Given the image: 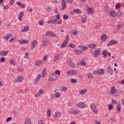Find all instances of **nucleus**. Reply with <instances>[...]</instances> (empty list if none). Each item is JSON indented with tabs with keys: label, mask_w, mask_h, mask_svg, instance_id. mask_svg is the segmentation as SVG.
Returning a JSON list of instances; mask_svg holds the SVG:
<instances>
[{
	"label": "nucleus",
	"mask_w": 124,
	"mask_h": 124,
	"mask_svg": "<svg viewBox=\"0 0 124 124\" xmlns=\"http://www.w3.org/2000/svg\"><path fill=\"white\" fill-rule=\"evenodd\" d=\"M101 50V48H97V49L93 51V49H90V52L93 54V58H98L99 55H100V51Z\"/></svg>",
	"instance_id": "f257e3e1"
},
{
	"label": "nucleus",
	"mask_w": 124,
	"mask_h": 124,
	"mask_svg": "<svg viewBox=\"0 0 124 124\" xmlns=\"http://www.w3.org/2000/svg\"><path fill=\"white\" fill-rule=\"evenodd\" d=\"M90 108L91 110L94 113L97 114H98V110H97V107L94 105V103H92L90 105Z\"/></svg>",
	"instance_id": "f03ea898"
},
{
	"label": "nucleus",
	"mask_w": 124,
	"mask_h": 124,
	"mask_svg": "<svg viewBox=\"0 0 124 124\" xmlns=\"http://www.w3.org/2000/svg\"><path fill=\"white\" fill-rule=\"evenodd\" d=\"M49 40L46 37H43L42 41V46L45 47L49 44Z\"/></svg>",
	"instance_id": "7ed1b4c3"
},
{
	"label": "nucleus",
	"mask_w": 124,
	"mask_h": 124,
	"mask_svg": "<svg viewBox=\"0 0 124 124\" xmlns=\"http://www.w3.org/2000/svg\"><path fill=\"white\" fill-rule=\"evenodd\" d=\"M68 75H71V76H74V75H76L78 74V71L76 70H70L67 71L66 72Z\"/></svg>",
	"instance_id": "20e7f679"
},
{
	"label": "nucleus",
	"mask_w": 124,
	"mask_h": 124,
	"mask_svg": "<svg viewBox=\"0 0 124 124\" xmlns=\"http://www.w3.org/2000/svg\"><path fill=\"white\" fill-rule=\"evenodd\" d=\"M76 106L78 108H80L81 109H83L84 108H86V107H88V106L83 102H80L78 104H77Z\"/></svg>",
	"instance_id": "39448f33"
},
{
	"label": "nucleus",
	"mask_w": 124,
	"mask_h": 124,
	"mask_svg": "<svg viewBox=\"0 0 124 124\" xmlns=\"http://www.w3.org/2000/svg\"><path fill=\"white\" fill-rule=\"evenodd\" d=\"M52 24L53 25H61L62 23V19H53L52 20Z\"/></svg>",
	"instance_id": "423d86ee"
},
{
	"label": "nucleus",
	"mask_w": 124,
	"mask_h": 124,
	"mask_svg": "<svg viewBox=\"0 0 124 124\" xmlns=\"http://www.w3.org/2000/svg\"><path fill=\"white\" fill-rule=\"evenodd\" d=\"M116 44H118V41L111 40L107 44V46L109 47V46H113V45H116Z\"/></svg>",
	"instance_id": "0eeeda50"
},
{
	"label": "nucleus",
	"mask_w": 124,
	"mask_h": 124,
	"mask_svg": "<svg viewBox=\"0 0 124 124\" xmlns=\"http://www.w3.org/2000/svg\"><path fill=\"white\" fill-rule=\"evenodd\" d=\"M57 75L55 74H52L49 77L48 81H54L57 79Z\"/></svg>",
	"instance_id": "6e6552de"
},
{
	"label": "nucleus",
	"mask_w": 124,
	"mask_h": 124,
	"mask_svg": "<svg viewBox=\"0 0 124 124\" xmlns=\"http://www.w3.org/2000/svg\"><path fill=\"white\" fill-rule=\"evenodd\" d=\"M80 113V110L71 109L69 111V113L71 115H78Z\"/></svg>",
	"instance_id": "1a4fd4ad"
},
{
	"label": "nucleus",
	"mask_w": 124,
	"mask_h": 124,
	"mask_svg": "<svg viewBox=\"0 0 124 124\" xmlns=\"http://www.w3.org/2000/svg\"><path fill=\"white\" fill-rule=\"evenodd\" d=\"M123 93V91L121 90H116L115 93H114L113 96H119Z\"/></svg>",
	"instance_id": "9d476101"
},
{
	"label": "nucleus",
	"mask_w": 124,
	"mask_h": 124,
	"mask_svg": "<svg viewBox=\"0 0 124 124\" xmlns=\"http://www.w3.org/2000/svg\"><path fill=\"white\" fill-rule=\"evenodd\" d=\"M62 57V54L56 53L55 55L54 62H57Z\"/></svg>",
	"instance_id": "9b49d317"
},
{
	"label": "nucleus",
	"mask_w": 124,
	"mask_h": 124,
	"mask_svg": "<svg viewBox=\"0 0 124 124\" xmlns=\"http://www.w3.org/2000/svg\"><path fill=\"white\" fill-rule=\"evenodd\" d=\"M37 45V42L35 40H33L31 44V50H33L34 48Z\"/></svg>",
	"instance_id": "f8f14e48"
},
{
	"label": "nucleus",
	"mask_w": 124,
	"mask_h": 124,
	"mask_svg": "<svg viewBox=\"0 0 124 124\" xmlns=\"http://www.w3.org/2000/svg\"><path fill=\"white\" fill-rule=\"evenodd\" d=\"M18 42L20 43V44H28L29 43V41L28 40H19L18 41Z\"/></svg>",
	"instance_id": "ddd939ff"
},
{
	"label": "nucleus",
	"mask_w": 124,
	"mask_h": 124,
	"mask_svg": "<svg viewBox=\"0 0 124 124\" xmlns=\"http://www.w3.org/2000/svg\"><path fill=\"white\" fill-rule=\"evenodd\" d=\"M9 53V51L2 50L0 51V56H7V54Z\"/></svg>",
	"instance_id": "4468645a"
},
{
	"label": "nucleus",
	"mask_w": 124,
	"mask_h": 124,
	"mask_svg": "<svg viewBox=\"0 0 124 124\" xmlns=\"http://www.w3.org/2000/svg\"><path fill=\"white\" fill-rule=\"evenodd\" d=\"M44 93V90L42 89H40L39 90L38 92L34 95L35 97H37V96H39L40 94H42Z\"/></svg>",
	"instance_id": "2eb2a0df"
},
{
	"label": "nucleus",
	"mask_w": 124,
	"mask_h": 124,
	"mask_svg": "<svg viewBox=\"0 0 124 124\" xmlns=\"http://www.w3.org/2000/svg\"><path fill=\"white\" fill-rule=\"evenodd\" d=\"M117 89L115 88V86H112L110 89V93H111L112 95H114V93H116V91Z\"/></svg>",
	"instance_id": "dca6fc26"
},
{
	"label": "nucleus",
	"mask_w": 124,
	"mask_h": 124,
	"mask_svg": "<svg viewBox=\"0 0 124 124\" xmlns=\"http://www.w3.org/2000/svg\"><path fill=\"white\" fill-rule=\"evenodd\" d=\"M61 115H62V114H61V112H56L55 113V115L54 116V119H58V118H61Z\"/></svg>",
	"instance_id": "f3484780"
},
{
	"label": "nucleus",
	"mask_w": 124,
	"mask_h": 124,
	"mask_svg": "<svg viewBox=\"0 0 124 124\" xmlns=\"http://www.w3.org/2000/svg\"><path fill=\"white\" fill-rule=\"evenodd\" d=\"M62 10H64L66 8V4L65 3V0H62Z\"/></svg>",
	"instance_id": "a211bd4d"
},
{
	"label": "nucleus",
	"mask_w": 124,
	"mask_h": 124,
	"mask_svg": "<svg viewBox=\"0 0 124 124\" xmlns=\"http://www.w3.org/2000/svg\"><path fill=\"white\" fill-rule=\"evenodd\" d=\"M16 4L18 5V6H20V7H21V8H25L26 7V5L25 4L21 3V2H16Z\"/></svg>",
	"instance_id": "6ab92c4d"
},
{
	"label": "nucleus",
	"mask_w": 124,
	"mask_h": 124,
	"mask_svg": "<svg viewBox=\"0 0 124 124\" xmlns=\"http://www.w3.org/2000/svg\"><path fill=\"white\" fill-rule=\"evenodd\" d=\"M23 16H24V12H21L19 14L18 16V20H19L20 22H22V17H23Z\"/></svg>",
	"instance_id": "aec40b11"
},
{
	"label": "nucleus",
	"mask_w": 124,
	"mask_h": 124,
	"mask_svg": "<svg viewBox=\"0 0 124 124\" xmlns=\"http://www.w3.org/2000/svg\"><path fill=\"white\" fill-rule=\"evenodd\" d=\"M42 64H43V62H42V61H41V60H38L35 63V65H36V66H39Z\"/></svg>",
	"instance_id": "412c9836"
},
{
	"label": "nucleus",
	"mask_w": 124,
	"mask_h": 124,
	"mask_svg": "<svg viewBox=\"0 0 124 124\" xmlns=\"http://www.w3.org/2000/svg\"><path fill=\"white\" fill-rule=\"evenodd\" d=\"M22 81H23V78L20 76H19L16 80H15V83H17V82H22Z\"/></svg>",
	"instance_id": "4be33fe9"
},
{
	"label": "nucleus",
	"mask_w": 124,
	"mask_h": 124,
	"mask_svg": "<svg viewBox=\"0 0 124 124\" xmlns=\"http://www.w3.org/2000/svg\"><path fill=\"white\" fill-rule=\"evenodd\" d=\"M40 78H41V75L38 74V77L35 79V85H36L38 83V81H39Z\"/></svg>",
	"instance_id": "5701e85b"
},
{
	"label": "nucleus",
	"mask_w": 124,
	"mask_h": 124,
	"mask_svg": "<svg viewBox=\"0 0 124 124\" xmlns=\"http://www.w3.org/2000/svg\"><path fill=\"white\" fill-rule=\"evenodd\" d=\"M11 36H12V34L9 33L7 34V36H4L3 38L4 39H5L6 41H7L8 39H9V38H10V37H11Z\"/></svg>",
	"instance_id": "b1692460"
},
{
	"label": "nucleus",
	"mask_w": 124,
	"mask_h": 124,
	"mask_svg": "<svg viewBox=\"0 0 124 124\" xmlns=\"http://www.w3.org/2000/svg\"><path fill=\"white\" fill-rule=\"evenodd\" d=\"M97 73L99 74V75H103V74H104V70L103 69H99Z\"/></svg>",
	"instance_id": "393cba45"
},
{
	"label": "nucleus",
	"mask_w": 124,
	"mask_h": 124,
	"mask_svg": "<svg viewBox=\"0 0 124 124\" xmlns=\"http://www.w3.org/2000/svg\"><path fill=\"white\" fill-rule=\"evenodd\" d=\"M108 53V51H107V50H104L102 52V54L103 56V58H104V59H106V57H107V54Z\"/></svg>",
	"instance_id": "a878e982"
},
{
	"label": "nucleus",
	"mask_w": 124,
	"mask_h": 124,
	"mask_svg": "<svg viewBox=\"0 0 124 124\" xmlns=\"http://www.w3.org/2000/svg\"><path fill=\"white\" fill-rule=\"evenodd\" d=\"M73 12L77 14H80L81 13V10H80V9H74L73 10Z\"/></svg>",
	"instance_id": "bb28decb"
},
{
	"label": "nucleus",
	"mask_w": 124,
	"mask_h": 124,
	"mask_svg": "<svg viewBox=\"0 0 124 124\" xmlns=\"http://www.w3.org/2000/svg\"><path fill=\"white\" fill-rule=\"evenodd\" d=\"M24 124H31V119L29 118H27L26 119H25Z\"/></svg>",
	"instance_id": "cd10ccee"
},
{
	"label": "nucleus",
	"mask_w": 124,
	"mask_h": 124,
	"mask_svg": "<svg viewBox=\"0 0 124 124\" xmlns=\"http://www.w3.org/2000/svg\"><path fill=\"white\" fill-rule=\"evenodd\" d=\"M110 15L111 16V17H115L116 15V12L115 11H110Z\"/></svg>",
	"instance_id": "c85d7f7f"
},
{
	"label": "nucleus",
	"mask_w": 124,
	"mask_h": 124,
	"mask_svg": "<svg viewBox=\"0 0 124 124\" xmlns=\"http://www.w3.org/2000/svg\"><path fill=\"white\" fill-rule=\"evenodd\" d=\"M89 48H91L92 49H94L96 47V44H90L88 45Z\"/></svg>",
	"instance_id": "c756f323"
},
{
	"label": "nucleus",
	"mask_w": 124,
	"mask_h": 124,
	"mask_svg": "<svg viewBox=\"0 0 124 124\" xmlns=\"http://www.w3.org/2000/svg\"><path fill=\"white\" fill-rule=\"evenodd\" d=\"M29 30H30V27H29V26H24L23 29L21 30V31L24 32L25 31H29Z\"/></svg>",
	"instance_id": "7c9ffc66"
},
{
	"label": "nucleus",
	"mask_w": 124,
	"mask_h": 124,
	"mask_svg": "<svg viewBox=\"0 0 124 124\" xmlns=\"http://www.w3.org/2000/svg\"><path fill=\"white\" fill-rule=\"evenodd\" d=\"M107 38V35H106V34H103L101 36V41L103 42L104 41H105V40H106Z\"/></svg>",
	"instance_id": "2f4dec72"
},
{
	"label": "nucleus",
	"mask_w": 124,
	"mask_h": 124,
	"mask_svg": "<svg viewBox=\"0 0 124 124\" xmlns=\"http://www.w3.org/2000/svg\"><path fill=\"white\" fill-rule=\"evenodd\" d=\"M86 21H87V16L84 15L82 16V23H86Z\"/></svg>",
	"instance_id": "473e14b6"
},
{
	"label": "nucleus",
	"mask_w": 124,
	"mask_h": 124,
	"mask_svg": "<svg viewBox=\"0 0 124 124\" xmlns=\"http://www.w3.org/2000/svg\"><path fill=\"white\" fill-rule=\"evenodd\" d=\"M78 47L79 48H80V49H81L82 50H83V51H86V50L88 49V47H87V46H85L80 45V46H78Z\"/></svg>",
	"instance_id": "72a5a7b5"
},
{
	"label": "nucleus",
	"mask_w": 124,
	"mask_h": 124,
	"mask_svg": "<svg viewBox=\"0 0 124 124\" xmlns=\"http://www.w3.org/2000/svg\"><path fill=\"white\" fill-rule=\"evenodd\" d=\"M88 10L89 13H91V14H93V13H94V9L93 8H88Z\"/></svg>",
	"instance_id": "f704fd0d"
},
{
	"label": "nucleus",
	"mask_w": 124,
	"mask_h": 124,
	"mask_svg": "<svg viewBox=\"0 0 124 124\" xmlns=\"http://www.w3.org/2000/svg\"><path fill=\"white\" fill-rule=\"evenodd\" d=\"M68 44V43L67 42L64 41L62 45H61V48H64L65 47H66V45H67Z\"/></svg>",
	"instance_id": "c9c22d12"
},
{
	"label": "nucleus",
	"mask_w": 124,
	"mask_h": 124,
	"mask_svg": "<svg viewBox=\"0 0 124 124\" xmlns=\"http://www.w3.org/2000/svg\"><path fill=\"white\" fill-rule=\"evenodd\" d=\"M61 91L62 92H66L67 91V88L66 86H62L61 87Z\"/></svg>",
	"instance_id": "e433bc0d"
},
{
	"label": "nucleus",
	"mask_w": 124,
	"mask_h": 124,
	"mask_svg": "<svg viewBox=\"0 0 124 124\" xmlns=\"http://www.w3.org/2000/svg\"><path fill=\"white\" fill-rule=\"evenodd\" d=\"M88 92V89L81 90L79 92V94H84Z\"/></svg>",
	"instance_id": "4c0bfd02"
},
{
	"label": "nucleus",
	"mask_w": 124,
	"mask_h": 124,
	"mask_svg": "<svg viewBox=\"0 0 124 124\" xmlns=\"http://www.w3.org/2000/svg\"><path fill=\"white\" fill-rule=\"evenodd\" d=\"M75 52L77 55H81V53H83V51L78 50V49H76L75 50Z\"/></svg>",
	"instance_id": "58836bf2"
},
{
	"label": "nucleus",
	"mask_w": 124,
	"mask_h": 124,
	"mask_svg": "<svg viewBox=\"0 0 124 124\" xmlns=\"http://www.w3.org/2000/svg\"><path fill=\"white\" fill-rule=\"evenodd\" d=\"M64 41H65L66 42H68V41H69V35H68V34H67L66 35L65 39Z\"/></svg>",
	"instance_id": "ea45409f"
},
{
	"label": "nucleus",
	"mask_w": 124,
	"mask_h": 124,
	"mask_svg": "<svg viewBox=\"0 0 124 124\" xmlns=\"http://www.w3.org/2000/svg\"><path fill=\"white\" fill-rule=\"evenodd\" d=\"M47 118L51 117V109H47Z\"/></svg>",
	"instance_id": "a19ab883"
},
{
	"label": "nucleus",
	"mask_w": 124,
	"mask_h": 124,
	"mask_svg": "<svg viewBox=\"0 0 124 124\" xmlns=\"http://www.w3.org/2000/svg\"><path fill=\"white\" fill-rule=\"evenodd\" d=\"M67 62L68 63V64H70V63H72L73 62H72V60L71 59V58H67Z\"/></svg>",
	"instance_id": "79ce46f5"
},
{
	"label": "nucleus",
	"mask_w": 124,
	"mask_h": 124,
	"mask_svg": "<svg viewBox=\"0 0 124 124\" xmlns=\"http://www.w3.org/2000/svg\"><path fill=\"white\" fill-rule=\"evenodd\" d=\"M52 33V32L51 31H47L46 32L45 36H48V35L51 36Z\"/></svg>",
	"instance_id": "37998d69"
},
{
	"label": "nucleus",
	"mask_w": 124,
	"mask_h": 124,
	"mask_svg": "<svg viewBox=\"0 0 124 124\" xmlns=\"http://www.w3.org/2000/svg\"><path fill=\"white\" fill-rule=\"evenodd\" d=\"M68 65L70 66V67H71V68H75V64H74L73 62L70 64H69Z\"/></svg>",
	"instance_id": "c03bdc74"
},
{
	"label": "nucleus",
	"mask_w": 124,
	"mask_h": 124,
	"mask_svg": "<svg viewBox=\"0 0 124 124\" xmlns=\"http://www.w3.org/2000/svg\"><path fill=\"white\" fill-rule=\"evenodd\" d=\"M55 95L56 98H60V97L61 96V93L59 92H57L55 93Z\"/></svg>",
	"instance_id": "a18cd8bd"
},
{
	"label": "nucleus",
	"mask_w": 124,
	"mask_h": 124,
	"mask_svg": "<svg viewBox=\"0 0 124 124\" xmlns=\"http://www.w3.org/2000/svg\"><path fill=\"white\" fill-rule=\"evenodd\" d=\"M121 7H122V4L120 3H117L116 4V8L117 9H119L120 8H121Z\"/></svg>",
	"instance_id": "49530a36"
},
{
	"label": "nucleus",
	"mask_w": 124,
	"mask_h": 124,
	"mask_svg": "<svg viewBox=\"0 0 124 124\" xmlns=\"http://www.w3.org/2000/svg\"><path fill=\"white\" fill-rule=\"evenodd\" d=\"M71 83H72L73 84H75L77 82V79L72 78L70 79Z\"/></svg>",
	"instance_id": "de8ad7c7"
},
{
	"label": "nucleus",
	"mask_w": 124,
	"mask_h": 124,
	"mask_svg": "<svg viewBox=\"0 0 124 124\" xmlns=\"http://www.w3.org/2000/svg\"><path fill=\"white\" fill-rule=\"evenodd\" d=\"M117 111L118 113H120L121 112V107L120 105H117L116 106Z\"/></svg>",
	"instance_id": "09e8293b"
},
{
	"label": "nucleus",
	"mask_w": 124,
	"mask_h": 124,
	"mask_svg": "<svg viewBox=\"0 0 124 124\" xmlns=\"http://www.w3.org/2000/svg\"><path fill=\"white\" fill-rule=\"evenodd\" d=\"M124 26V24L123 23H119L117 26V30H120L122 27Z\"/></svg>",
	"instance_id": "8fccbe9b"
},
{
	"label": "nucleus",
	"mask_w": 124,
	"mask_h": 124,
	"mask_svg": "<svg viewBox=\"0 0 124 124\" xmlns=\"http://www.w3.org/2000/svg\"><path fill=\"white\" fill-rule=\"evenodd\" d=\"M108 72L110 75H113L114 74V71L113 70H108Z\"/></svg>",
	"instance_id": "3c124183"
},
{
	"label": "nucleus",
	"mask_w": 124,
	"mask_h": 124,
	"mask_svg": "<svg viewBox=\"0 0 124 124\" xmlns=\"http://www.w3.org/2000/svg\"><path fill=\"white\" fill-rule=\"evenodd\" d=\"M87 76L89 79H92L93 78V75L91 73H88L87 74Z\"/></svg>",
	"instance_id": "603ef678"
},
{
	"label": "nucleus",
	"mask_w": 124,
	"mask_h": 124,
	"mask_svg": "<svg viewBox=\"0 0 124 124\" xmlns=\"http://www.w3.org/2000/svg\"><path fill=\"white\" fill-rule=\"evenodd\" d=\"M10 63L12 65H16V62H14V61H12V60L10 61Z\"/></svg>",
	"instance_id": "864d4df0"
},
{
	"label": "nucleus",
	"mask_w": 124,
	"mask_h": 124,
	"mask_svg": "<svg viewBox=\"0 0 124 124\" xmlns=\"http://www.w3.org/2000/svg\"><path fill=\"white\" fill-rule=\"evenodd\" d=\"M69 47H70V48H72L73 49H74V48H75V45H74V44L70 43Z\"/></svg>",
	"instance_id": "5fc2aeb1"
},
{
	"label": "nucleus",
	"mask_w": 124,
	"mask_h": 124,
	"mask_svg": "<svg viewBox=\"0 0 124 124\" xmlns=\"http://www.w3.org/2000/svg\"><path fill=\"white\" fill-rule=\"evenodd\" d=\"M108 109L109 111H110V110H112V109H113V105L109 104L108 106Z\"/></svg>",
	"instance_id": "6e6d98bb"
},
{
	"label": "nucleus",
	"mask_w": 124,
	"mask_h": 124,
	"mask_svg": "<svg viewBox=\"0 0 124 124\" xmlns=\"http://www.w3.org/2000/svg\"><path fill=\"white\" fill-rule=\"evenodd\" d=\"M122 12L121 11H118V13H116V16H118V17H120L122 16Z\"/></svg>",
	"instance_id": "4d7b16f0"
},
{
	"label": "nucleus",
	"mask_w": 124,
	"mask_h": 124,
	"mask_svg": "<svg viewBox=\"0 0 124 124\" xmlns=\"http://www.w3.org/2000/svg\"><path fill=\"white\" fill-rule=\"evenodd\" d=\"M0 62H5V58L4 57H1L0 59Z\"/></svg>",
	"instance_id": "13d9d810"
},
{
	"label": "nucleus",
	"mask_w": 124,
	"mask_h": 124,
	"mask_svg": "<svg viewBox=\"0 0 124 124\" xmlns=\"http://www.w3.org/2000/svg\"><path fill=\"white\" fill-rule=\"evenodd\" d=\"M63 19L64 20H67V19H68V15H64L63 16Z\"/></svg>",
	"instance_id": "bf43d9fd"
},
{
	"label": "nucleus",
	"mask_w": 124,
	"mask_h": 124,
	"mask_svg": "<svg viewBox=\"0 0 124 124\" xmlns=\"http://www.w3.org/2000/svg\"><path fill=\"white\" fill-rule=\"evenodd\" d=\"M13 4H14V0H10V3H9V5H10V6H12V5H13Z\"/></svg>",
	"instance_id": "052dcab7"
},
{
	"label": "nucleus",
	"mask_w": 124,
	"mask_h": 124,
	"mask_svg": "<svg viewBox=\"0 0 124 124\" xmlns=\"http://www.w3.org/2000/svg\"><path fill=\"white\" fill-rule=\"evenodd\" d=\"M38 24L40 25V26H43V25H44V21L43 20L39 21Z\"/></svg>",
	"instance_id": "680f3d73"
},
{
	"label": "nucleus",
	"mask_w": 124,
	"mask_h": 124,
	"mask_svg": "<svg viewBox=\"0 0 124 124\" xmlns=\"http://www.w3.org/2000/svg\"><path fill=\"white\" fill-rule=\"evenodd\" d=\"M3 9H4L5 10H7L8 8H9V6L3 5Z\"/></svg>",
	"instance_id": "e2e57ef3"
},
{
	"label": "nucleus",
	"mask_w": 124,
	"mask_h": 124,
	"mask_svg": "<svg viewBox=\"0 0 124 124\" xmlns=\"http://www.w3.org/2000/svg\"><path fill=\"white\" fill-rule=\"evenodd\" d=\"M22 70H23V68L21 67H19L18 68H17V71L18 72H21Z\"/></svg>",
	"instance_id": "0e129e2a"
},
{
	"label": "nucleus",
	"mask_w": 124,
	"mask_h": 124,
	"mask_svg": "<svg viewBox=\"0 0 124 124\" xmlns=\"http://www.w3.org/2000/svg\"><path fill=\"white\" fill-rule=\"evenodd\" d=\"M55 74H58V75H61V73L60 72V71L59 70H56L55 72Z\"/></svg>",
	"instance_id": "69168bd1"
},
{
	"label": "nucleus",
	"mask_w": 124,
	"mask_h": 124,
	"mask_svg": "<svg viewBox=\"0 0 124 124\" xmlns=\"http://www.w3.org/2000/svg\"><path fill=\"white\" fill-rule=\"evenodd\" d=\"M44 122L42 120H39V122H38V124H44Z\"/></svg>",
	"instance_id": "338daca9"
},
{
	"label": "nucleus",
	"mask_w": 124,
	"mask_h": 124,
	"mask_svg": "<svg viewBox=\"0 0 124 124\" xmlns=\"http://www.w3.org/2000/svg\"><path fill=\"white\" fill-rule=\"evenodd\" d=\"M111 101L112 104H116L117 103V101H116L115 99H112Z\"/></svg>",
	"instance_id": "774afa93"
}]
</instances>
